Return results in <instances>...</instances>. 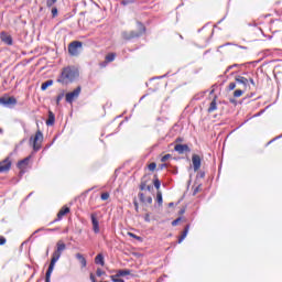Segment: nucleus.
Listing matches in <instances>:
<instances>
[{"instance_id": "f257e3e1", "label": "nucleus", "mask_w": 282, "mask_h": 282, "mask_svg": "<svg viewBox=\"0 0 282 282\" xmlns=\"http://www.w3.org/2000/svg\"><path fill=\"white\" fill-rule=\"evenodd\" d=\"M78 76L79 73L77 68L74 66H68L63 68L59 77L57 78V83H61L62 85H69V83H74Z\"/></svg>"}, {"instance_id": "f03ea898", "label": "nucleus", "mask_w": 282, "mask_h": 282, "mask_svg": "<svg viewBox=\"0 0 282 282\" xmlns=\"http://www.w3.org/2000/svg\"><path fill=\"white\" fill-rule=\"evenodd\" d=\"M144 34V26H141L140 31H123L121 32V36L123 41H131V39H139Z\"/></svg>"}, {"instance_id": "7ed1b4c3", "label": "nucleus", "mask_w": 282, "mask_h": 282, "mask_svg": "<svg viewBox=\"0 0 282 282\" xmlns=\"http://www.w3.org/2000/svg\"><path fill=\"white\" fill-rule=\"evenodd\" d=\"M30 142H32L33 151H41V144H43V132L37 130L34 138H30Z\"/></svg>"}, {"instance_id": "20e7f679", "label": "nucleus", "mask_w": 282, "mask_h": 282, "mask_svg": "<svg viewBox=\"0 0 282 282\" xmlns=\"http://www.w3.org/2000/svg\"><path fill=\"white\" fill-rule=\"evenodd\" d=\"M66 249H67V245H65L63 240H58L56 242V248L52 254V259H54L55 261H58V259H61V256L63 254V252H65Z\"/></svg>"}, {"instance_id": "39448f33", "label": "nucleus", "mask_w": 282, "mask_h": 282, "mask_svg": "<svg viewBox=\"0 0 282 282\" xmlns=\"http://www.w3.org/2000/svg\"><path fill=\"white\" fill-rule=\"evenodd\" d=\"M80 50H83V42L80 41H74L68 44V54L70 56H78V54H80Z\"/></svg>"}, {"instance_id": "423d86ee", "label": "nucleus", "mask_w": 282, "mask_h": 282, "mask_svg": "<svg viewBox=\"0 0 282 282\" xmlns=\"http://www.w3.org/2000/svg\"><path fill=\"white\" fill-rule=\"evenodd\" d=\"M80 91L82 88L80 86H78L74 91L66 94V102H69V105H72V102H74L78 98V96H80Z\"/></svg>"}, {"instance_id": "0eeeda50", "label": "nucleus", "mask_w": 282, "mask_h": 282, "mask_svg": "<svg viewBox=\"0 0 282 282\" xmlns=\"http://www.w3.org/2000/svg\"><path fill=\"white\" fill-rule=\"evenodd\" d=\"M10 169H12V160H10V156H8L0 162V173H8Z\"/></svg>"}, {"instance_id": "6e6552de", "label": "nucleus", "mask_w": 282, "mask_h": 282, "mask_svg": "<svg viewBox=\"0 0 282 282\" xmlns=\"http://www.w3.org/2000/svg\"><path fill=\"white\" fill-rule=\"evenodd\" d=\"M90 219H91L93 230L96 235H98V232H100V223L98 221V214L93 213L90 215Z\"/></svg>"}, {"instance_id": "1a4fd4ad", "label": "nucleus", "mask_w": 282, "mask_h": 282, "mask_svg": "<svg viewBox=\"0 0 282 282\" xmlns=\"http://www.w3.org/2000/svg\"><path fill=\"white\" fill-rule=\"evenodd\" d=\"M0 105H3L4 107H14V105H17V98L0 97Z\"/></svg>"}, {"instance_id": "9d476101", "label": "nucleus", "mask_w": 282, "mask_h": 282, "mask_svg": "<svg viewBox=\"0 0 282 282\" xmlns=\"http://www.w3.org/2000/svg\"><path fill=\"white\" fill-rule=\"evenodd\" d=\"M57 261L58 260H54L53 258L51 259L48 269H47L46 274H45V282H51L52 272H54V265H56Z\"/></svg>"}, {"instance_id": "9b49d317", "label": "nucleus", "mask_w": 282, "mask_h": 282, "mask_svg": "<svg viewBox=\"0 0 282 282\" xmlns=\"http://www.w3.org/2000/svg\"><path fill=\"white\" fill-rule=\"evenodd\" d=\"M174 151H176V153H178L180 155L184 154V153H191V148H188L187 144H176L174 147Z\"/></svg>"}, {"instance_id": "f8f14e48", "label": "nucleus", "mask_w": 282, "mask_h": 282, "mask_svg": "<svg viewBox=\"0 0 282 282\" xmlns=\"http://www.w3.org/2000/svg\"><path fill=\"white\" fill-rule=\"evenodd\" d=\"M235 80L238 85H242L243 91H246L248 89V83H249L248 78H246L241 75H238L235 77Z\"/></svg>"}, {"instance_id": "ddd939ff", "label": "nucleus", "mask_w": 282, "mask_h": 282, "mask_svg": "<svg viewBox=\"0 0 282 282\" xmlns=\"http://www.w3.org/2000/svg\"><path fill=\"white\" fill-rule=\"evenodd\" d=\"M0 39H1L2 43H6V45H12V43H13L12 35L8 34L6 31H2L0 33Z\"/></svg>"}, {"instance_id": "4468645a", "label": "nucleus", "mask_w": 282, "mask_h": 282, "mask_svg": "<svg viewBox=\"0 0 282 282\" xmlns=\"http://www.w3.org/2000/svg\"><path fill=\"white\" fill-rule=\"evenodd\" d=\"M192 163L194 166V171H199V169L202 167V158H199V155L197 154H193Z\"/></svg>"}, {"instance_id": "2eb2a0df", "label": "nucleus", "mask_w": 282, "mask_h": 282, "mask_svg": "<svg viewBox=\"0 0 282 282\" xmlns=\"http://www.w3.org/2000/svg\"><path fill=\"white\" fill-rule=\"evenodd\" d=\"M68 213H69V207L63 206L57 213V218L54 219L53 224H55V221H61V219H63L65 215H68Z\"/></svg>"}, {"instance_id": "dca6fc26", "label": "nucleus", "mask_w": 282, "mask_h": 282, "mask_svg": "<svg viewBox=\"0 0 282 282\" xmlns=\"http://www.w3.org/2000/svg\"><path fill=\"white\" fill-rule=\"evenodd\" d=\"M30 164V156H26L25 159L18 162V169L21 170V173L28 169V165Z\"/></svg>"}, {"instance_id": "f3484780", "label": "nucleus", "mask_w": 282, "mask_h": 282, "mask_svg": "<svg viewBox=\"0 0 282 282\" xmlns=\"http://www.w3.org/2000/svg\"><path fill=\"white\" fill-rule=\"evenodd\" d=\"M115 61H116V53H109L108 55H106L105 62L101 65L102 67H105L107 63H113Z\"/></svg>"}, {"instance_id": "a211bd4d", "label": "nucleus", "mask_w": 282, "mask_h": 282, "mask_svg": "<svg viewBox=\"0 0 282 282\" xmlns=\"http://www.w3.org/2000/svg\"><path fill=\"white\" fill-rule=\"evenodd\" d=\"M208 113H213V111H217V96L212 100L209 108L207 109Z\"/></svg>"}, {"instance_id": "6ab92c4d", "label": "nucleus", "mask_w": 282, "mask_h": 282, "mask_svg": "<svg viewBox=\"0 0 282 282\" xmlns=\"http://www.w3.org/2000/svg\"><path fill=\"white\" fill-rule=\"evenodd\" d=\"M55 120H56V117L54 116V112L48 111V118L46 120L47 127L54 126Z\"/></svg>"}, {"instance_id": "aec40b11", "label": "nucleus", "mask_w": 282, "mask_h": 282, "mask_svg": "<svg viewBox=\"0 0 282 282\" xmlns=\"http://www.w3.org/2000/svg\"><path fill=\"white\" fill-rule=\"evenodd\" d=\"M76 259L82 263V268H87V259L82 253H76Z\"/></svg>"}, {"instance_id": "412c9836", "label": "nucleus", "mask_w": 282, "mask_h": 282, "mask_svg": "<svg viewBox=\"0 0 282 282\" xmlns=\"http://www.w3.org/2000/svg\"><path fill=\"white\" fill-rule=\"evenodd\" d=\"M191 226L186 225V227L184 228L181 237L178 238V243H182V241L184 239H186V236L188 235V230H189Z\"/></svg>"}, {"instance_id": "4be33fe9", "label": "nucleus", "mask_w": 282, "mask_h": 282, "mask_svg": "<svg viewBox=\"0 0 282 282\" xmlns=\"http://www.w3.org/2000/svg\"><path fill=\"white\" fill-rule=\"evenodd\" d=\"M53 85H54V80L48 79L42 84L41 89L42 91H45L47 87H52Z\"/></svg>"}, {"instance_id": "5701e85b", "label": "nucleus", "mask_w": 282, "mask_h": 282, "mask_svg": "<svg viewBox=\"0 0 282 282\" xmlns=\"http://www.w3.org/2000/svg\"><path fill=\"white\" fill-rule=\"evenodd\" d=\"M95 263L105 265V257L101 253L97 254L95 258Z\"/></svg>"}, {"instance_id": "b1692460", "label": "nucleus", "mask_w": 282, "mask_h": 282, "mask_svg": "<svg viewBox=\"0 0 282 282\" xmlns=\"http://www.w3.org/2000/svg\"><path fill=\"white\" fill-rule=\"evenodd\" d=\"M131 274V270L124 269V270H118L116 276H129Z\"/></svg>"}, {"instance_id": "393cba45", "label": "nucleus", "mask_w": 282, "mask_h": 282, "mask_svg": "<svg viewBox=\"0 0 282 282\" xmlns=\"http://www.w3.org/2000/svg\"><path fill=\"white\" fill-rule=\"evenodd\" d=\"M246 90H243V88L242 89H237V90H235L234 91V98H241V96H243V93H245Z\"/></svg>"}, {"instance_id": "a878e982", "label": "nucleus", "mask_w": 282, "mask_h": 282, "mask_svg": "<svg viewBox=\"0 0 282 282\" xmlns=\"http://www.w3.org/2000/svg\"><path fill=\"white\" fill-rule=\"evenodd\" d=\"M156 202L159 206H162L163 199H162V191L156 192Z\"/></svg>"}, {"instance_id": "bb28decb", "label": "nucleus", "mask_w": 282, "mask_h": 282, "mask_svg": "<svg viewBox=\"0 0 282 282\" xmlns=\"http://www.w3.org/2000/svg\"><path fill=\"white\" fill-rule=\"evenodd\" d=\"M51 14L53 19H56V17H58V8L56 7H51Z\"/></svg>"}, {"instance_id": "cd10ccee", "label": "nucleus", "mask_w": 282, "mask_h": 282, "mask_svg": "<svg viewBox=\"0 0 282 282\" xmlns=\"http://www.w3.org/2000/svg\"><path fill=\"white\" fill-rule=\"evenodd\" d=\"M153 185L156 188V191H160L161 183L160 178H158V175L154 176Z\"/></svg>"}, {"instance_id": "c85d7f7f", "label": "nucleus", "mask_w": 282, "mask_h": 282, "mask_svg": "<svg viewBox=\"0 0 282 282\" xmlns=\"http://www.w3.org/2000/svg\"><path fill=\"white\" fill-rule=\"evenodd\" d=\"M237 88V83L231 82L228 86H227V90L228 91H234V89Z\"/></svg>"}, {"instance_id": "c756f323", "label": "nucleus", "mask_w": 282, "mask_h": 282, "mask_svg": "<svg viewBox=\"0 0 282 282\" xmlns=\"http://www.w3.org/2000/svg\"><path fill=\"white\" fill-rule=\"evenodd\" d=\"M63 98H65V93H61V94L56 97V105H61V100H63Z\"/></svg>"}, {"instance_id": "7c9ffc66", "label": "nucleus", "mask_w": 282, "mask_h": 282, "mask_svg": "<svg viewBox=\"0 0 282 282\" xmlns=\"http://www.w3.org/2000/svg\"><path fill=\"white\" fill-rule=\"evenodd\" d=\"M58 0H46V7L47 8H54V3H56Z\"/></svg>"}, {"instance_id": "2f4dec72", "label": "nucleus", "mask_w": 282, "mask_h": 282, "mask_svg": "<svg viewBox=\"0 0 282 282\" xmlns=\"http://www.w3.org/2000/svg\"><path fill=\"white\" fill-rule=\"evenodd\" d=\"M109 197H110L109 192H105L101 194L102 202H107V199H109Z\"/></svg>"}, {"instance_id": "473e14b6", "label": "nucleus", "mask_w": 282, "mask_h": 282, "mask_svg": "<svg viewBox=\"0 0 282 282\" xmlns=\"http://www.w3.org/2000/svg\"><path fill=\"white\" fill-rule=\"evenodd\" d=\"M134 2H135V0H121V6H129Z\"/></svg>"}, {"instance_id": "72a5a7b5", "label": "nucleus", "mask_w": 282, "mask_h": 282, "mask_svg": "<svg viewBox=\"0 0 282 282\" xmlns=\"http://www.w3.org/2000/svg\"><path fill=\"white\" fill-rule=\"evenodd\" d=\"M139 199L142 204H147V198L144 197V193H139Z\"/></svg>"}, {"instance_id": "f704fd0d", "label": "nucleus", "mask_w": 282, "mask_h": 282, "mask_svg": "<svg viewBox=\"0 0 282 282\" xmlns=\"http://www.w3.org/2000/svg\"><path fill=\"white\" fill-rule=\"evenodd\" d=\"M156 167H158V164H155V162L150 163V164L148 165L149 171H155Z\"/></svg>"}, {"instance_id": "c9c22d12", "label": "nucleus", "mask_w": 282, "mask_h": 282, "mask_svg": "<svg viewBox=\"0 0 282 282\" xmlns=\"http://www.w3.org/2000/svg\"><path fill=\"white\" fill-rule=\"evenodd\" d=\"M129 237H132V239H137L138 241H142V237L135 236V234L129 232Z\"/></svg>"}, {"instance_id": "e433bc0d", "label": "nucleus", "mask_w": 282, "mask_h": 282, "mask_svg": "<svg viewBox=\"0 0 282 282\" xmlns=\"http://www.w3.org/2000/svg\"><path fill=\"white\" fill-rule=\"evenodd\" d=\"M169 160H171V154H165L164 156H162L161 162H166Z\"/></svg>"}, {"instance_id": "4c0bfd02", "label": "nucleus", "mask_w": 282, "mask_h": 282, "mask_svg": "<svg viewBox=\"0 0 282 282\" xmlns=\"http://www.w3.org/2000/svg\"><path fill=\"white\" fill-rule=\"evenodd\" d=\"M96 274L97 276H102L105 274V271H102V269H97Z\"/></svg>"}, {"instance_id": "58836bf2", "label": "nucleus", "mask_w": 282, "mask_h": 282, "mask_svg": "<svg viewBox=\"0 0 282 282\" xmlns=\"http://www.w3.org/2000/svg\"><path fill=\"white\" fill-rule=\"evenodd\" d=\"M6 237L0 236V246H6Z\"/></svg>"}, {"instance_id": "ea45409f", "label": "nucleus", "mask_w": 282, "mask_h": 282, "mask_svg": "<svg viewBox=\"0 0 282 282\" xmlns=\"http://www.w3.org/2000/svg\"><path fill=\"white\" fill-rule=\"evenodd\" d=\"M145 204H153V198L151 196H148L145 198Z\"/></svg>"}, {"instance_id": "a19ab883", "label": "nucleus", "mask_w": 282, "mask_h": 282, "mask_svg": "<svg viewBox=\"0 0 282 282\" xmlns=\"http://www.w3.org/2000/svg\"><path fill=\"white\" fill-rule=\"evenodd\" d=\"M145 188H147V183H145V182H142V183L140 184V191H145Z\"/></svg>"}, {"instance_id": "79ce46f5", "label": "nucleus", "mask_w": 282, "mask_h": 282, "mask_svg": "<svg viewBox=\"0 0 282 282\" xmlns=\"http://www.w3.org/2000/svg\"><path fill=\"white\" fill-rule=\"evenodd\" d=\"M180 221H182V218H177V219L173 220L172 226H177V224H180Z\"/></svg>"}, {"instance_id": "37998d69", "label": "nucleus", "mask_w": 282, "mask_h": 282, "mask_svg": "<svg viewBox=\"0 0 282 282\" xmlns=\"http://www.w3.org/2000/svg\"><path fill=\"white\" fill-rule=\"evenodd\" d=\"M133 204H134V208H135V212L139 213V206H138V200H133Z\"/></svg>"}, {"instance_id": "c03bdc74", "label": "nucleus", "mask_w": 282, "mask_h": 282, "mask_svg": "<svg viewBox=\"0 0 282 282\" xmlns=\"http://www.w3.org/2000/svg\"><path fill=\"white\" fill-rule=\"evenodd\" d=\"M90 281H91V282H98V281L96 280V275H94V273H90Z\"/></svg>"}, {"instance_id": "a18cd8bd", "label": "nucleus", "mask_w": 282, "mask_h": 282, "mask_svg": "<svg viewBox=\"0 0 282 282\" xmlns=\"http://www.w3.org/2000/svg\"><path fill=\"white\" fill-rule=\"evenodd\" d=\"M110 279L112 282H116V281H118V279H120V276L111 275Z\"/></svg>"}, {"instance_id": "49530a36", "label": "nucleus", "mask_w": 282, "mask_h": 282, "mask_svg": "<svg viewBox=\"0 0 282 282\" xmlns=\"http://www.w3.org/2000/svg\"><path fill=\"white\" fill-rule=\"evenodd\" d=\"M249 83H250L253 87H257V84L254 83V79L249 78Z\"/></svg>"}, {"instance_id": "de8ad7c7", "label": "nucleus", "mask_w": 282, "mask_h": 282, "mask_svg": "<svg viewBox=\"0 0 282 282\" xmlns=\"http://www.w3.org/2000/svg\"><path fill=\"white\" fill-rule=\"evenodd\" d=\"M145 189H148L149 192H151V191H153V186L147 185Z\"/></svg>"}, {"instance_id": "09e8293b", "label": "nucleus", "mask_w": 282, "mask_h": 282, "mask_svg": "<svg viewBox=\"0 0 282 282\" xmlns=\"http://www.w3.org/2000/svg\"><path fill=\"white\" fill-rule=\"evenodd\" d=\"M196 193H199V186H197V187L194 189L193 195H195Z\"/></svg>"}, {"instance_id": "8fccbe9b", "label": "nucleus", "mask_w": 282, "mask_h": 282, "mask_svg": "<svg viewBox=\"0 0 282 282\" xmlns=\"http://www.w3.org/2000/svg\"><path fill=\"white\" fill-rule=\"evenodd\" d=\"M232 67H237V64H235V65H232V66H228L227 72L230 70V69H232Z\"/></svg>"}, {"instance_id": "3c124183", "label": "nucleus", "mask_w": 282, "mask_h": 282, "mask_svg": "<svg viewBox=\"0 0 282 282\" xmlns=\"http://www.w3.org/2000/svg\"><path fill=\"white\" fill-rule=\"evenodd\" d=\"M41 230H43V228H40V229L35 230V231L33 232V235H36V232H41Z\"/></svg>"}, {"instance_id": "603ef678", "label": "nucleus", "mask_w": 282, "mask_h": 282, "mask_svg": "<svg viewBox=\"0 0 282 282\" xmlns=\"http://www.w3.org/2000/svg\"><path fill=\"white\" fill-rule=\"evenodd\" d=\"M115 282H124L122 279L115 280Z\"/></svg>"}, {"instance_id": "864d4df0", "label": "nucleus", "mask_w": 282, "mask_h": 282, "mask_svg": "<svg viewBox=\"0 0 282 282\" xmlns=\"http://www.w3.org/2000/svg\"><path fill=\"white\" fill-rule=\"evenodd\" d=\"M176 142H182V138H177V139H176Z\"/></svg>"}, {"instance_id": "5fc2aeb1", "label": "nucleus", "mask_w": 282, "mask_h": 282, "mask_svg": "<svg viewBox=\"0 0 282 282\" xmlns=\"http://www.w3.org/2000/svg\"><path fill=\"white\" fill-rule=\"evenodd\" d=\"M175 175H177V169L176 170H174V172H173Z\"/></svg>"}, {"instance_id": "6e6d98bb", "label": "nucleus", "mask_w": 282, "mask_h": 282, "mask_svg": "<svg viewBox=\"0 0 282 282\" xmlns=\"http://www.w3.org/2000/svg\"><path fill=\"white\" fill-rule=\"evenodd\" d=\"M0 133H3V129H0Z\"/></svg>"}, {"instance_id": "4d7b16f0", "label": "nucleus", "mask_w": 282, "mask_h": 282, "mask_svg": "<svg viewBox=\"0 0 282 282\" xmlns=\"http://www.w3.org/2000/svg\"><path fill=\"white\" fill-rule=\"evenodd\" d=\"M230 102H235V100L230 99Z\"/></svg>"}, {"instance_id": "13d9d810", "label": "nucleus", "mask_w": 282, "mask_h": 282, "mask_svg": "<svg viewBox=\"0 0 282 282\" xmlns=\"http://www.w3.org/2000/svg\"><path fill=\"white\" fill-rule=\"evenodd\" d=\"M46 254H50V251H48V250L46 251Z\"/></svg>"}, {"instance_id": "bf43d9fd", "label": "nucleus", "mask_w": 282, "mask_h": 282, "mask_svg": "<svg viewBox=\"0 0 282 282\" xmlns=\"http://www.w3.org/2000/svg\"><path fill=\"white\" fill-rule=\"evenodd\" d=\"M170 206H173V203H170Z\"/></svg>"}, {"instance_id": "052dcab7", "label": "nucleus", "mask_w": 282, "mask_h": 282, "mask_svg": "<svg viewBox=\"0 0 282 282\" xmlns=\"http://www.w3.org/2000/svg\"><path fill=\"white\" fill-rule=\"evenodd\" d=\"M202 177H204V174H200Z\"/></svg>"}, {"instance_id": "680f3d73", "label": "nucleus", "mask_w": 282, "mask_h": 282, "mask_svg": "<svg viewBox=\"0 0 282 282\" xmlns=\"http://www.w3.org/2000/svg\"><path fill=\"white\" fill-rule=\"evenodd\" d=\"M52 230H54V229H48V231H52Z\"/></svg>"}, {"instance_id": "e2e57ef3", "label": "nucleus", "mask_w": 282, "mask_h": 282, "mask_svg": "<svg viewBox=\"0 0 282 282\" xmlns=\"http://www.w3.org/2000/svg\"><path fill=\"white\" fill-rule=\"evenodd\" d=\"M163 166H166V164H163Z\"/></svg>"}]
</instances>
